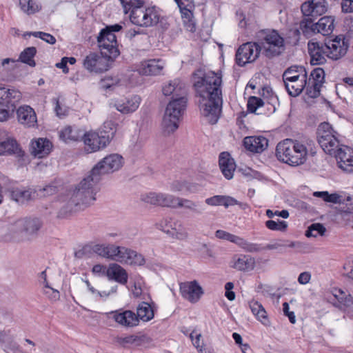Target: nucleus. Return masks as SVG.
I'll return each instance as SVG.
<instances>
[{
  "label": "nucleus",
  "instance_id": "1",
  "mask_svg": "<svg viewBox=\"0 0 353 353\" xmlns=\"http://www.w3.org/2000/svg\"><path fill=\"white\" fill-rule=\"evenodd\" d=\"M193 85L201 98V114L211 124H215L222 108L221 72L198 69L192 76Z\"/></svg>",
  "mask_w": 353,
  "mask_h": 353
},
{
  "label": "nucleus",
  "instance_id": "2",
  "mask_svg": "<svg viewBox=\"0 0 353 353\" xmlns=\"http://www.w3.org/2000/svg\"><path fill=\"white\" fill-rule=\"evenodd\" d=\"M123 164V158L118 154H111L104 157L75 187L69 201L70 205L84 210L93 205L99 190L98 183L102 176L119 170Z\"/></svg>",
  "mask_w": 353,
  "mask_h": 353
},
{
  "label": "nucleus",
  "instance_id": "3",
  "mask_svg": "<svg viewBox=\"0 0 353 353\" xmlns=\"http://www.w3.org/2000/svg\"><path fill=\"white\" fill-rule=\"evenodd\" d=\"M165 96H172L163 117L161 128L164 135H170L179 128V122L186 107L187 90L185 83L179 79L170 81L163 87Z\"/></svg>",
  "mask_w": 353,
  "mask_h": 353
},
{
  "label": "nucleus",
  "instance_id": "4",
  "mask_svg": "<svg viewBox=\"0 0 353 353\" xmlns=\"http://www.w3.org/2000/svg\"><path fill=\"white\" fill-rule=\"evenodd\" d=\"M313 142L307 140L305 142L285 139L278 143L276 155L279 161L292 166L303 164L309 151L312 150Z\"/></svg>",
  "mask_w": 353,
  "mask_h": 353
},
{
  "label": "nucleus",
  "instance_id": "5",
  "mask_svg": "<svg viewBox=\"0 0 353 353\" xmlns=\"http://www.w3.org/2000/svg\"><path fill=\"white\" fill-rule=\"evenodd\" d=\"M257 38L262 53L269 59L285 51L284 39L274 30H263L258 32Z\"/></svg>",
  "mask_w": 353,
  "mask_h": 353
},
{
  "label": "nucleus",
  "instance_id": "6",
  "mask_svg": "<svg viewBox=\"0 0 353 353\" xmlns=\"http://www.w3.org/2000/svg\"><path fill=\"white\" fill-rule=\"evenodd\" d=\"M122 28L119 24L107 26L102 29L97 37L98 46L102 54L110 58H117L119 55L117 48L115 32H119Z\"/></svg>",
  "mask_w": 353,
  "mask_h": 353
},
{
  "label": "nucleus",
  "instance_id": "7",
  "mask_svg": "<svg viewBox=\"0 0 353 353\" xmlns=\"http://www.w3.org/2000/svg\"><path fill=\"white\" fill-rule=\"evenodd\" d=\"M43 225L40 217L27 216L18 219L10 225L12 232H23L27 236L36 238Z\"/></svg>",
  "mask_w": 353,
  "mask_h": 353
},
{
  "label": "nucleus",
  "instance_id": "8",
  "mask_svg": "<svg viewBox=\"0 0 353 353\" xmlns=\"http://www.w3.org/2000/svg\"><path fill=\"white\" fill-rule=\"evenodd\" d=\"M336 134L332 125L327 122L321 123L317 128L318 142L323 151L330 155L339 146V140Z\"/></svg>",
  "mask_w": 353,
  "mask_h": 353
},
{
  "label": "nucleus",
  "instance_id": "9",
  "mask_svg": "<svg viewBox=\"0 0 353 353\" xmlns=\"http://www.w3.org/2000/svg\"><path fill=\"white\" fill-rule=\"evenodd\" d=\"M130 19L137 26L150 27L158 23L159 15L154 7L135 8L131 11Z\"/></svg>",
  "mask_w": 353,
  "mask_h": 353
},
{
  "label": "nucleus",
  "instance_id": "10",
  "mask_svg": "<svg viewBox=\"0 0 353 353\" xmlns=\"http://www.w3.org/2000/svg\"><path fill=\"white\" fill-rule=\"evenodd\" d=\"M115 58L101 55L91 52L83 59V67L90 72L101 73L107 71L110 68V61H113Z\"/></svg>",
  "mask_w": 353,
  "mask_h": 353
},
{
  "label": "nucleus",
  "instance_id": "11",
  "mask_svg": "<svg viewBox=\"0 0 353 353\" xmlns=\"http://www.w3.org/2000/svg\"><path fill=\"white\" fill-rule=\"evenodd\" d=\"M85 150L88 153L104 149L110 144V137L103 136L99 131L90 130L83 134Z\"/></svg>",
  "mask_w": 353,
  "mask_h": 353
},
{
  "label": "nucleus",
  "instance_id": "12",
  "mask_svg": "<svg viewBox=\"0 0 353 353\" xmlns=\"http://www.w3.org/2000/svg\"><path fill=\"white\" fill-rule=\"evenodd\" d=\"M261 51L259 44L257 42L243 43L236 51V62L240 66H243L248 63H252L259 57Z\"/></svg>",
  "mask_w": 353,
  "mask_h": 353
},
{
  "label": "nucleus",
  "instance_id": "13",
  "mask_svg": "<svg viewBox=\"0 0 353 353\" xmlns=\"http://www.w3.org/2000/svg\"><path fill=\"white\" fill-rule=\"evenodd\" d=\"M332 155L334 156L339 168L346 172H353V150L350 148L343 145L338 146Z\"/></svg>",
  "mask_w": 353,
  "mask_h": 353
},
{
  "label": "nucleus",
  "instance_id": "14",
  "mask_svg": "<svg viewBox=\"0 0 353 353\" xmlns=\"http://www.w3.org/2000/svg\"><path fill=\"white\" fill-rule=\"evenodd\" d=\"M108 319L114 320L116 323L121 326L132 327L139 323V319L136 314L128 310L119 309L105 313Z\"/></svg>",
  "mask_w": 353,
  "mask_h": 353
},
{
  "label": "nucleus",
  "instance_id": "15",
  "mask_svg": "<svg viewBox=\"0 0 353 353\" xmlns=\"http://www.w3.org/2000/svg\"><path fill=\"white\" fill-rule=\"evenodd\" d=\"M180 293L183 298L190 303H196L203 294L201 286L196 281L180 283Z\"/></svg>",
  "mask_w": 353,
  "mask_h": 353
},
{
  "label": "nucleus",
  "instance_id": "16",
  "mask_svg": "<svg viewBox=\"0 0 353 353\" xmlns=\"http://www.w3.org/2000/svg\"><path fill=\"white\" fill-rule=\"evenodd\" d=\"M323 43L310 41L307 43L308 52L312 65H321L326 62L328 53Z\"/></svg>",
  "mask_w": 353,
  "mask_h": 353
},
{
  "label": "nucleus",
  "instance_id": "17",
  "mask_svg": "<svg viewBox=\"0 0 353 353\" xmlns=\"http://www.w3.org/2000/svg\"><path fill=\"white\" fill-rule=\"evenodd\" d=\"M301 12L304 17L315 19L327 11L325 0H311L301 5Z\"/></svg>",
  "mask_w": 353,
  "mask_h": 353
},
{
  "label": "nucleus",
  "instance_id": "18",
  "mask_svg": "<svg viewBox=\"0 0 353 353\" xmlns=\"http://www.w3.org/2000/svg\"><path fill=\"white\" fill-rule=\"evenodd\" d=\"M119 252L117 254L115 261L129 265H142L145 263L143 256L136 251L125 247L118 246Z\"/></svg>",
  "mask_w": 353,
  "mask_h": 353
},
{
  "label": "nucleus",
  "instance_id": "19",
  "mask_svg": "<svg viewBox=\"0 0 353 353\" xmlns=\"http://www.w3.org/2000/svg\"><path fill=\"white\" fill-rule=\"evenodd\" d=\"M325 49L328 53V58L332 60H338L343 57L347 50V44L343 39L336 37L334 39L325 43Z\"/></svg>",
  "mask_w": 353,
  "mask_h": 353
},
{
  "label": "nucleus",
  "instance_id": "20",
  "mask_svg": "<svg viewBox=\"0 0 353 353\" xmlns=\"http://www.w3.org/2000/svg\"><path fill=\"white\" fill-rule=\"evenodd\" d=\"M21 97V92L15 88L0 87V103L14 112Z\"/></svg>",
  "mask_w": 353,
  "mask_h": 353
},
{
  "label": "nucleus",
  "instance_id": "21",
  "mask_svg": "<svg viewBox=\"0 0 353 353\" xmlns=\"http://www.w3.org/2000/svg\"><path fill=\"white\" fill-rule=\"evenodd\" d=\"M18 121L26 128H33L37 125V118L35 111L30 105L20 106L17 110Z\"/></svg>",
  "mask_w": 353,
  "mask_h": 353
},
{
  "label": "nucleus",
  "instance_id": "22",
  "mask_svg": "<svg viewBox=\"0 0 353 353\" xmlns=\"http://www.w3.org/2000/svg\"><path fill=\"white\" fill-rule=\"evenodd\" d=\"M141 101L139 96L134 95L123 99L117 100L112 104L119 112L123 114H129L137 110Z\"/></svg>",
  "mask_w": 353,
  "mask_h": 353
},
{
  "label": "nucleus",
  "instance_id": "23",
  "mask_svg": "<svg viewBox=\"0 0 353 353\" xmlns=\"http://www.w3.org/2000/svg\"><path fill=\"white\" fill-rule=\"evenodd\" d=\"M0 155H13L21 159L24 157L25 152L15 139L8 137L0 141Z\"/></svg>",
  "mask_w": 353,
  "mask_h": 353
},
{
  "label": "nucleus",
  "instance_id": "24",
  "mask_svg": "<svg viewBox=\"0 0 353 353\" xmlns=\"http://www.w3.org/2000/svg\"><path fill=\"white\" fill-rule=\"evenodd\" d=\"M52 148V143L46 138H39L32 141L30 152L34 157L41 159L48 156Z\"/></svg>",
  "mask_w": 353,
  "mask_h": 353
},
{
  "label": "nucleus",
  "instance_id": "25",
  "mask_svg": "<svg viewBox=\"0 0 353 353\" xmlns=\"http://www.w3.org/2000/svg\"><path fill=\"white\" fill-rule=\"evenodd\" d=\"M243 145L251 152L261 153L268 148V140L262 136L247 137L243 139Z\"/></svg>",
  "mask_w": 353,
  "mask_h": 353
},
{
  "label": "nucleus",
  "instance_id": "26",
  "mask_svg": "<svg viewBox=\"0 0 353 353\" xmlns=\"http://www.w3.org/2000/svg\"><path fill=\"white\" fill-rule=\"evenodd\" d=\"M8 192L12 200L19 204H24L32 199L35 192L30 188L11 187Z\"/></svg>",
  "mask_w": 353,
  "mask_h": 353
},
{
  "label": "nucleus",
  "instance_id": "27",
  "mask_svg": "<svg viewBox=\"0 0 353 353\" xmlns=\"http://www.w3.org/2000/svg\"><path fill=\"white\" fill-rule=\"evenodd\" d=\"M219 164L224 176L227 179H231L233 177L236 165L230 154L227 152H221L219 155Z\"/></svg>",
  "mask_w": 353,
  "mask_h": 353
},
{
  "label": "nucleus",
  "instance_id": "28",
  "mask_svg": "<svg viewBox=\"0 0 353 353\" xmlns=\"http://www.w3.org/2000/svg\"><path fill=\"white\" fill-rule=\"evenodd\" d=\"M106 276L110 280H114L123 285L128 281L126 271L117 263H112L109 265L106 271Z\"/></svg>",
  "mask_w": 353,
  "mask_h": 353
},
{
  "label": "nucleus",
  "instance_id": "29",
  "mask_svg": "<svg viewBox=\"0 0 353 353\" xmlns=\"http://www.w3.org/2000/svg\"><path fill=\"white\" fill-rule=\"evenodd\" d=\"M164 68V62L161 59H150L142 62L141 72L145 75H157Z\"/></svg>",
  "mask_w": 353,
  "mask_h": 353
},
{
  "label": "nucleus",
  "instance_id": "30",
  "mask_svg": "<svg viewBox=\"0 0 353 353\" xmlns=\"http://www.w3.org/2000/svg\"><path fill=\"white\" fill-rule=\"evenodd\" d=\"M145 342V338L141 335L130 334L116 338V343L125 348L141 346Z\"/></svg>",
  "mask_w": 353,
  "mask_h": 353
},
{
  "label": "nucleus",
  "instance_id": "31",
  "mask_svg": "<svg viewBox=\"0 0 353 353\" xmlns=\"http://www.w3.org/2000/svg\"><path fill=\"white\" fill-rule=\"evenodd\" d=\"M83 132L79 128L74 126H67L59 132L60 139L65 142L78 141L83 139Z\"/></svg>",
  "mask_w": 353,
  "mask_h": 353
},
{
  "label": "nucleus",
  "instance_id": "32",
  "mask_svg": "<svg viewBox=\"0 0 353 353\" xmlns=\"http://www.w3.org/2000/svg\"><path fill=\"white\" fill-rule=\"evenodd\" d=\"M285 89L288 93L292 97L299 96L306 87L307 85V76L301 75V79L299 80L293 81L292 82H284Z\"/></svg>",
  "mask_w": 353,
  "mask_h": 353
},
{
  "label": "nucleus",
  "instance_id": "33",
  "mask_svg": "<svg viewBox=\"0 0 353 353\" xmlns=\"http://www.w3.org/2000/svg\"><path fill=\"white\" fill-rule=\"evenodd\" d=\"M233 267L241 271L252 270L255 266V260L249 255H241L238 258L234 257Z\"/></svg>",
  "mask_w": 353,
  "mask_h": 353
},
{
  "label": "nucleus",
  "instance_id": "34",
  "mask_svg": "<svg viewBox=\"0 0 353 353\" xmlns=\"http://www.w3.org/2000/svg\"><path fill=\"white\" fill-rule=\"evenodd\" d=\"M307 76L305 69L303 66L294 65L288 68L283 74V82L299 80L301 76Z\"/></svg>",
  "mask_w": 353,
  "mask_h": 353
},
{
  "label": "nucleus",
  "instance_id": "35",
  "mask_svg": "<svg viewBox=\"0 0 353 353\" xmlns=\"http://www.w3.org/2000/svg\"><path fill=\"white\" fill-rule=\"evenodd\" d=\"M333 295L338 301L336 306L341 310L350 307L353 304V299L351 295L341 289H334Z\"/></svg>",
  "mask_w": 353,
  "mask_h": 353
},
{
  "label": "nucleus",
  "instance_id": "36",
  "mask_svg": "<svg viewBox=\"0 0 353 353\" xmlns=\"http://www.w3.org/2000/svg\"><path fill=\"white\" fill-rule=\"evenodd\" d=\"M334 19L332 17H321L316 23V33L329 35L334 30Z\"/></svg>",
  "mask_w": 353,
  "mask_h": 353
},
{
  "label": "nucleus",
  "instance_id": "37",
  "mask_svg": "<svg viewBox=\"0 0 353 353\" xmlns=\"http://www.w3.org/2000/svg\"><path fill=\"white\" fill-rule=\"evenodd\" d=\"M177 208H184L190 210L197 215L202 214L205 210V208L201 202H194L187 199L179 198Z\"/></svg>",
  "mask_w": 353,
  "mask_h": 353
},
{
  "label": "nucleus",
  "instance_id": "38",
  "mask_svg": "<svg viewBox=\"0 0 353 353\" xmlns=\"http://www.w3.org/2000/svg\"><path fill=\"white\" fill-rule=\"evenodd\" d=\"M136 315L139 320L147 322L153 319L154 311L148 303L143 301L139 305Z\"/></svg>",
  "mask_w": 353,
  "mask_h": 353
},
{
  "label": "nucleus",
  "instance_id": "39",
  "mask_svg": "<svg viewBox=\"0 0 353 353\" xmlns=\"http://www.w3.org/2000/svg\"><path fill=\"white\" fill-rule=\"evenodd\" d=\"M314 19L304 17L299 25V28L305 37H310L316 33V23H314Z\"/></svg>",
  "mask_w": 353,
  "mask_h": 353
},
{
  "label": "nucleus",
  "instance_id": "40",
  "mask_svg": "<svg viewBox=\"0 0 353 353\" xmlns=\"http://www.w3.org/2000/svg\"><path fill=\"white\" fill-rule=\"evenodd\" d=\"M179 8H180L181 17L186 29L191 32H194L196 30V26L195 23L192 19V12L190 10L185 8L184 4L181 5V6H179Z\"/></svg>",
  "mask_w": 353,
  "mask_h": 353
},
{
  "label": "nucleus",
  "instance_id": "41",
  "mask_svg": "<svg viewBox=\"0 0 353 353\" xmlns=\"http://www.w3.org/2000/svg\"><path fill=\"white\" fill-rule=\"evenodd\" d=\"M19 5L23 12L28 15L38 12L41 9V6L34 0H19Z\"/></svg>",
  "mask_w": 353,
  "mask_h": 353
},
{
  "label": "nucleus",
  "instance_id": "42",
  "mask_svg": "<svg viewBox=\"0 0 353 353\" xmlns=\"http://www.w3.org/2000/svg\"><path fill=\"white\" fill-rule=\"evenodd\" d=\"M36 52V48L28 47L21 52L19 60L30 66L34 67L36 63L33 58Z\"/></svg>",
  "mask_w": 353,
  "mask_h": 353
},
{
  "label": "nucleus",
  "instance_id": "43",
  "mask_svg": "<svg viewBox=\"0 0 353 353\" xmlns=\"http://www.w3.org/2000/svg\"><path fill=\"white\" fill-rule=\"evenodd\" d=\"M181 226V222L174 221L170 218H166L161 221L158 224V228L164 232L170 234L173 230H176V227Z\"/></svg>",
  "mask_w": 353,
  "mask_h": 353
},
{
  "label": "nucleus",
  "instance_id": "44",
  "mask_svg": "<svg viewBox=\"0 0 353 353\" xmlns=\"http://www.w3.org/2000/svg\"><path fill=\"white\" fill-rule=\"evenodd\" d=\"M281 247H290V248H301V243L300 242L289 241L288 240L283 241L279 240L274 243L267 244L263 249L265 250H276Z\"/></svg>",
  "mask_w": 353,
  "mask_h": 353
},
{
  "label": "nucleus",
  "instance_id": "45",
  "mask_svg": "<svg viewBox=\"0 0 353 353\" xmlns=\"http://www.w3.org/2000/svg\"><path fill=\"white\" fill-rule=\"evenodd\" d=\"M117 125L112 121H106L103 123L99 131L103 136H108L110 137V142L115 136Z\"/></svg>",
  "mask_w": 353,
  "mask_h": 353
},
{
  "label": "nucleus",
  "instance_id": "46",
  "mask_svg": "<svg viewBox=\"0 0 353 353\" xmlns=\"http://www.w3.org/2000/svg\"><path fill=\"white\" fill-rule=\"evenodd\" d=\"M163 192H151L141 195V199L143 202L153 205L161 206V198Z\"/></svg>",
  "mask_w": 353,
  "mask_h": 353
},
{
  "label": "nucleus",
  "instance_id": "47",
  "mask_svg": "<svg viewBox=\"0 0 353 353\" xmlns=\"http://www.w3.org/2000/svg\"><path fill=\"white\" fill-rule=\"evenodd\" d=\"M237 245L248 252H259L263 250L261 245L249 242L241 237L239 238Z\"/></svg>",
  "mask_w": 353,
  "mask_h": 353
},
{
  "label": "nucleus",
  "instance_id": "48",
  "mask_svg": "<svg viewBox=\"0 0 353 353\" xmlns=\"http://www.w3.org/2000/svg\"><path fill=\"white\" fill-rule=\"evenodd\" d=\"M250 307L252 312L256 318L263 323V320H266V311L263 305L257 301H252L250 303Z\"/></svg>",
  "mask_w": 353,
  "mask_h": 353
},
{
  "label": "nucleus",
  "instance_id": "49",
  "mask_svg": "<svg viewBox=\"0 0 353 353\" xmlns=\"http://www.w3.org/2000/svg\"><path fill=\"white\" fill-rule=\"evenodd\" d=\"M324 70L321 68H316L311 72L308 81L310 83H316L322 86L324 83Z\"/></svg>",
  "mask_w": 353,
  "mask_h": 353
},
{
  "label": "nucleus",
  "instance_id": "50",
  "mask_svg": "<svg viewBox=\"0 0 353 353\" xmlns=\"http://www.w3.org/2000/svg\"><path fill=\"white\" fill-rule=\"evenodd\" d=\"M313 196L321 198L325 202L338 203L341 201V196L339 194H329L327 191L314 192Z\"/></svg>",
  "mask_w": 353,
  "mask_h": 353
},
{
  "label": "nucleus",
  "instance_id": "51",
  "mask_svg": "<svg viewBox=\"0 0 353 353\" xmlns=\"http://www.w3.org/2000/svg\"><path fill=\"white\" fill-rule=\"evenodd\" d=\"M179 198L180 197H176L172 194L162 193L161 206L177 208V205H179L178 202L179 201Z\"/></svg>",
  "mask_w": 353,
  "mask_h": 353
},
{
  "label": "nucleus",
  "instance_id": "52",
  "mask_svg": "<svg viewBox=\"0 0 353 353\" xmlns=\"http://www.w3.org/2000/svg\"><path fill=\"white\" fill-rule=\"evenodd\" d=\"M325 231V228L321 223H312L306 230L305 236L307 237H316L319 235L323 236Z\"/></svg>",
  "mask_w": 353,
  "mask_h": 353
},
{
  "label": "nucleus",
  "instance_id": "53",
  "mask_svg": "<svg viewBox=\"0 0 353 353\" xmlns=\"http://www.w3.org/2000/svg\"><path fill=\"white\" fill-rule=\"evenodd\" d=\"M120 1L125 13L132 11L135 8H142L145 3V0H120Z\"/></svg>",
  "mask_w": 353,
  "mask_h": 353
},
{
  "label": "nucleus",
  "instance_id": "54",
  "mask_svg": "<svg viewBox=\"0 0 353 353\" xmlns=\"http://www.w3.org/2000/svg\"><path fill=\"white\" fill-rule=\"evenodd\" d=\"M17 61L10 58L0 60V73L9 72L13 70L16 68Z\"/></svg>",
  "mask_w": 353,
  "mask_h": 353
},
{
  "label": "nucleus",
  "instance_id": "55",
  "mask_svg": "<svg viewBox=\"0 0 353 353\" xmlns=\"http://www.w3.org/2000/svg\"><path fill=\"white\" fill-rule=\"evenodd\" d=\"M265 226L271 230L274 231H285L288 227V223L284 221H275L269 220L265 222Z\"/></svg>",
  "mask_w": 353,
  "mask_h": 353
},
{
  "label": "nucleus",
  "instance_id": "56",
  "mask_svg": "<svg viewBox=\"0 0 353 353\" xmlns=\"http://www.w3.org/2000/svg\"><path fill=\"white\" fill-rule=\"evenodd\" d=\"M216 238L228 241L237 245L240 236H236L226 231L218 230L215 232Z\"/></svg>",
  "mask_w": 353,
  "mask_h": 353
},
{
  "label": "nucleus",
  "instance_id": "57",
  "mask_svg": "<svg viewBox=\"0 0 353 353\" xmlns=\"http://www.w3.org/2000/svg\"><path fill=\"white\" fill-rule=\"evenodd\" d=\"M264 104L263 100L256 97H250L248 101V110L250 112H255L256 110Z\"/></svg>",
  "mask_w": 353,
  "mask_h": 353
},
{
  "label": "nucleus",
  "instance_id": "58",
  "mask_svg": "<svg viewBox=\"0 0 353 353\" xmlns=\"http://www.w3.org/2000/svg\"><path fill=\"white\" fill-rule=\"evenodd\" d=\"M306 85V94L310 98H316L320 95L321 85L316 83H310L307 82Z\"/></svg>",
  "mask_w": 353,
  "mask_h": 353
},
{
  "label": "nucleus",
  "instance_id": "59",
  "mask_svg": "<svg viewBox=\"0 0 353 353\" xmlns=\"http://www.w3.org/2000/svg\"><path fill=\"white\" fill-rule=\"evenodd\" d=\"M170 190L172 192H185L189 190L188 183L185 181H175L170 184Z\"/></svg>",
  "mask_w": 353,
  "mask_h": 353
},
{
  "label": "nucleus",
  "instance_id": "60",
  "mask_svg": "<svg viewBox=\"0 0 353 353\" xmlns=\"http://www.w3.org/2000/svg\"><path fill=\"white\" fill-rule=\"evenodd\" d=\"M172 237L179 239V240H184L188 237V232L186 230L182 227L181 224L180 227H176V230H173V232L170 234Z\"/></svg>",
  "mask_w": 353,
  "mask_h": 353
},
{
  "label": "nucleus",
  "instance_id": "61",
  "mask_svg": "<svg viewBox=\"0 0 353 353\" xmlns=\"http://www.w3.org/2000/svg\"><path fill=\"white\" fill-rule=\"evenodd\" d=\"M13 112L14 111L0 103V121H7Z\"/></svg>",
  "mask_w": 353,
  "mask_h": 353
},
{
  "label": "nucleus",
  "instance_id": "62",
  "mask_svg": "<svg viewBox=\"0 0 353 353\" xmlns=\"http://www.w3.org/2000/svg\"><path fill=\"white\" fill-rule=\"evenodd\" d=\"M119 248L114 244L107 245V258L115 261L117 254H118Z\"/></svg>",
  "mask_w": 353,
  "mask_h": 353
},
{
  "label": "nucleus",
  "instance_id": "63",
  "mask_svg": "<svg viewBox=\"0 0 353 353\" xmlns=\"http://www.w3.org/2000/svg\"><path fill=\"white\" fill-rule=\"evenodd\" d=\"M223 195H216L205 199V203L212 205L217 206L222 205Z\"/></svg>",
  "mask_w": 353,
  "mask_h": 353
},
{
  "label": "nucleus",
  "instance_id": "64",
  "mask_svg": "<svg viewBox=\"0 0 353 353\" xmlns=\"http://www.w3.org/2000/svg\"><path fill=\"white\" fill-rule=\"evenodd\" d=\"M341 8L343 12H352L353 0H343L341 3Z\"/></svg>",
  "mask_w": 353,
  "mask_h": 353
}]
</instances>
